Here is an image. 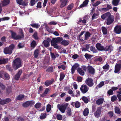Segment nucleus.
I'll return each instance as SVG.
<instances>
[{
    "mask_svg": "<svg viewBox=\"0 0 121 121\" xmlns=\"http://www.w3.org/2000/svg\"><path fill=\"white\" fill-rule=\"evenodd\" d=\"M74 5L73 4H72L69 5L67 7V9H65L62 10L60 14V15L64 19H68L69 18V16L70 13L68 10L71 9Z\"/></svg>",
    "mask_w": 121,
    "mask_h": 121,
    "instance_id": "1",
    "label": "nucleus"
},
{
    "mask_svg": "<svg viewBox=\"0 0 121 121\" xmlns=\"http://www.w3.org/2000/svg\"><path fill=\"white\" fill-rule=\"evenodd\" d=\"M62 40L63 38L61 37L53 38L52 40L51 41L52 46H53L56 48L59 49V46L57 43L60 42Z\"/></svg>",
    "mask_w": 121,
    "mask_h": 121,
    "instance_id": "2",
    "label": "nucleus"
},
{
    "mask_svg": "<svg viewBox=\"0 0 121 121\" xmlns=\"http://www.w3.org/2000/svg\"><path fill=\"white\" fill-rule=\"evenodd\" d=\"M13 67L17 69L21 66V60L18 58L16 59L13 61Z\"/></svg>",
    "mask_w": 121,
    "mask_h": 121,
    "instance_id": "3",
    "label": "nucleus"
},
{
    "mask_svg": "<svg viewBox=\"0 0 121 121\" xmlns=\"http://www.w3.org/2000/svg\"><path fill=\"white\" fill-rule=\"evenodd\" d=\"M68 105L69 104L67 103H65L61 105L58 104L57 107L61 112L64 113Z\"/></svg>",
    "mask_w": 121,
    "mask_h": 121,
    "instance_id": "4",
    "label": "nucleus"
},
{
    "mask_svg": "<svg viewBox=\"0 0 121 121\" xmlns=\"http://www.w3.org/2000/svg\"><path fill=\"white\" fill-rule=\"evenodd\" d=\"M14 47L13 44H12L9 47L5 48L4 50V52L5 54H11L12 52V51Z\"/></svg>",
    "mask_w": 121,
    "mask_h": 121,
    "instance_id": "5",
    "label": "nucleus"
},
{
    "mask_svg": "<svg viewBox=\"0 0 121 121\" xmlns=\"http://www.w3.org/2000/svg\"><path fill=\"white\" fill-rule=\"evenodd\" d=\"M12 37L14 39H17L23 38L24 37L23 34L22 33L21 36L16 35V34L14 32L11 31Z\"/></svg>",
    "mask_w": 121,
    "mask_h": 121,
    "instance_id": "6",
    "label": "nucleus"
},
{
    "mask_svg": "<svg viewBox=\"0 0 121 121\" xmlns=\"http://www.w3.org/2000/svg\"><path fill=\"white\" fill-rule=\"evenodd\" d=\"M93 81L92 79L88 78L86 79L85 82L87 85L90 87H91L94 85Z\"/></svg>",
    "mask_w": 121,
    "mask_h": 121,
    "instance_id": "7",
    "label": "nucleus"
},
{
    "mask_svg": "<svg viewBox=\"0 0 121 121\" xmlns=\"http://www.w3.org/2000/svg\"><path fill=\"white\" fill-rule=\"evenodd\" d=\"M80 90L83 93H85L87 92L88 90V88L86 85H82L80 88Z\"/></svg>",
    "mask_w": 121,
    "mask_h": 121,
    "instance_id": "8",
    "label": "nucleus"
},
{
    "mask_svg": "<svg viewBox=\"0 0 121 121\" xmlns=\"http://www.w3.org/2000/svg\"><path fill=\"white\" fill-rule=\"evenodd\" d=\"M34 104V102L33 101H28L23 104L22 106L25 107H27L30 105H32Z\"/></svg>",
    "mask_w": 121,
    "mask_h": 121,
    "instance_id": "9",
    "label": "nucleus"
},
{
    "mask_svg": "<svg viewBox=\"0 0 121 121\" xmlns=\"http://www.w3.org/2000/svg\"><path fill=\"white\" fill-rule=\"evenodd\" d=\"M114 17L111 15L107 19V25H109L111 24L114 21Z\"/></svg>",
    "mask_w": 121,
    "mask_h": 121,
    "instance_id": "10",
    "label": "nucleus"
},
{
    "mask_svg": "<svg viewBox=\"0 0 121 121\" xmlns=\"http://www.w3.org/2000/svg\"><path fill=\"white\" fill-rule=\"evenodd\" d=\"M87 68L89 72L90 73L92 74H94L95 72V69L92 66L88 65L87 67Z\"/></svg>",
    "mask_w": 121,
    "mask_h": 121,
    "instance_id": "11",
    "label": "nucleus"
},
{
    "mask_svg": "<svg viewBox=\"0 0 121 121\" xmlns=\"http://www.w3.org/2000/svg\"><path fill=\"white\" fill-rule=\"evenodd\" d=\"M115 31L117 34H120L121 32V26L117 25L114 28Z\"/></svg>",
    "mask_w": 121,
    "mask_h": 121,
    "instance_id": "12",
    "label": "nucleus"
},
{
    "mask_svg": "<svg viewBox=\"0 0 121 121\" xmlns=\"http://www.w3.org/2000/svg\"><path fill=\"white\" fill-rule=\"evenodd\" d=\"M11 101V99L9 98H7L5 100H1L0 99V103L2 104H4L8 103Z\"/></svg>",
    "mask_w": 121,
    "mask_h": 121,
    "instance_id": "13",
    "label": "nucleus"
},
{
    "mask_svg": "<svg viewBox=\"0 0 121 121\" xmlns=\"http://www.w3.org/2000/svg\"><path fill=\"white\" fill-rule=\"evenodd\" d=\"M101 113V109L99 108H98L96 111L95 112L94 115L95 117L98 118L100 116Z\"/></svg>",
    "mask_w": 121,
    "mask_h": 121,
    "instance_id": "14",
    "label": "nucleus"
},
{
    "mask_svg": "<svg viewBox=\"0 0 121 121\" xmlns=\"http://www.w3.org/2000/svg\"><path fill=\"white\" fill-rule=\"evenodd\" d=\"M96 47L97 49L99 51L104 50L105 48L99 43H97L96 45Z\"/></svg>",
    "mask_w": 121,
    "mask_h": 121,
    "instance_id": "15",
    "label": "nucleus"
},
{
    "mask_svg": "<svg viewBox=\"0 0 121 121\" xmlns=\"http://www.w3.org/2000/svg\"><path fill=\"white\" fill-rule=\"evenodd\" d=\"M111 15V14L110 13L108 12L103 14L101 16L102 18L103 19H104L106 18H108Z\"/></svg>",
    "mask_w": 121,
    "mask_h": 121,
    "instance_id": "16",
    "label": "nucleus"
},
{
    "mask_svg": "<svg viewBox=\"0 0 121 121\" xmlns=\"http://www.w3.org/2000/svg\"><path fill=\"white\" fill-rule=\"evenodd\" d=\"M51 41V39L49 38L47 39V40H44L43 42V43L44 46L46 47L49 46V43Z\"/></svg>",
    "mask_w": 121,
    "mask_h": 121,
    "instance_id": "17",
    "label": "nucleus"
},
{
    "mask_svg": "<svg viewBox=\"0 0 121 121\" xmlns=\"http://www.w3.org/2000/svg\"><path fill=\"white\" fill-rule=\"evenodd\" d=\"M68 0H60V7H63L66 5Z\"/></svg>",
    "mask_w": 121,
    "mask_h": 121,
    "instance_id": "18",
    "label": "nucleus"
},
{
    "mask_svg": "<svg viewBox=\"0 0 121 121\" xmlns=\"http://www.w3.org/2000/svg\"><path fill=\"white\" fill-rule=\"evenodd\" d=\"M80 103L78 101H76L75 103L73 102L71 103V105L73 106H74L76 108H78L80 106Z\"/></svg>",
    "mask_w": 121,
    "mask_h": 121,
    "instance_id": "19",
    "label": "nucleus"
},
{
    "mask_svg": "<svg viewBox=\"0 0 121 121\" xmlns=\"http://www.w3.org/2000/svg\"><path fill=\"white\" fill-rule=\"evenodd\" d=\"M121 64H118L116 65L115 66V72L117 73L120 70L121 68Z\"/></svg>",
    "mask_w": 121,
    "mask_h": 121,
    "instance_id": "20",
    "label": "nucleus"
},
{
    "mask_svg": "<svg viewBox=\"0 0 121 121\" xmlns=\"http://www.w3.org/2000/svg\"><path fill=\"white\" fill-rule=\"evenodd\" d=\"M104 101V99L103 98H100L96 101V103L98 105H100L103 103Z\"/></svg>",
    "mask_w": 121,
    "mask_h": 121,
    "instance_id": "21",
    "label": "nucleus"
},
{
    "mask_svg": "<svg viewBox=\"0 0 121 121\" xmlns=\"http://www.w3.org/2000/svg\"><path fill=\"white\" fill-rule=\"evenodd\" d=\"M22 73L21 70H19L17 73L15 75L14 79L16 80H18L20 76Z\"/></svg>",
    "mask_w": 121,
    "mask_h": 121,
    "instance_id": "22",
    "label": "nucleus"
},
{
    "mask_svg": "<svg viewBox=\"0 0 121 121\" xmlns=\"http://www.w3.org/2000/svg\"><path fill=\"white\" fill-rule=\"evenodd\" d=\"M10 0H4L2 2L3 6H5L8 5L10 3Z\"/></svg>",
    "mask_w": 121,
    "mask_h": 121,
    "instance_id": "23",
    "label": "nucleus"
},
{
    "mask_svg": "<svg viewBox=\"0 0 121 121\" xmlns=\"http://www.w3.org/2000/svg\"><path fill=\"white\" fill-rule=\"evenodd\" d=\"M89 1L88 0H85L83 3L81 4L79 7L82 8L86 6L88 3Z\"/></svg>",
    "mask_w": 121,
    "mask_h": 121,
    "instance_id": "24",
    "label": "nucleus"
},
{
    "mask_svg": "<svg viewBox=\"0 0 121 121\" xmlns=\"http://www.w3.org/2000/svg\"><path fill=\"white\" fill-rule=\"evenodd\" d=\"M77 71L79 74L82 76L84 75L85 73L82 70L81 68H79L77 69Z\"/></svg>",
    "mask_w": 121,
    "mask_h": 121,
    "instance_id": "25",
    "label": "nucleus"
},
{
    "mask_svg": "<svg viewBox=\"0 0 121 121\" xmlns=\"http://www.w3.org/2000/svg\"><path fill=\"white\" fill-rule=\"evenodd\" d=\"M67 115L68 116H70L71 115L72 112L71 109L69 108H67L66 110Z\"/></svg>",
    "mask_w": 121,
    "mask_h": 121,
    "instance_id": "26",
    "label": "nucleus"
},
{
    "mask_svg": "<svg viewBox=\"0 0 121 121\" xmlns=\"http://www.w3.org/2000/svg\"><path fill=\"white\" fill-rule=\"evenodd\" d=\"M8 60L7 58L0 59V65L7 62Z\"/></svg>",
    "mask_w": 121,
    "mask_h": 121,
    "instance_id": "27",
    "label": "nucleus"
},
{
    "mask_svg": "<svg viewBox=\"0 0 121 121\" xmlns=\"http://www.w3.org/2000/svg\"><path fill=\"white\" fill-rule=\"evenodd\" d=\"M89 111L87 108L85 109L84 111L83 114L85 116H87L89 113Z\"/></svg>",
    "mask_w": 121,
    "mask_h": 121,
    "instance_id": "28",
    "label": "nucleus"
},
{
    "mask_svg": "<svg viewBox=\"0 0 121 121\" xmlns=\"http://www.w3.org/2000/svg\"><path fill=\"white\" fill-rule=\"evenodd\" d=\"M61 43L64 46H67L69 44V42L68 41L65 40H64L62 41Z\"/></svg>",
    "mask_w": 121,
    "mask_h": 121,
    "instance_id": "29",
    "label": "nucleus"
},
{
    "mask_svg": "<svg viewBox=\"0 0 121 121\" xmlns=\"http://www.w3.org/2000/svg\"><path fill=\"white\" fill-rule=\"evenodd\" d=\"M50 54L52 58L54 59H55L56 57L59 56V55L57 54H55L52 52H51Z\"/></svg>",
    "mask_w": 121,
    "mask_h": 121,
    "instance_id": "30",
    "label": "nucleus"
},
{
    "mask_svg": "<svg viewBox=\"0 0 121 121\" xmlns=\"http://www.w3.org/2000/svg\"><path fill=\"white\" fill-rule=\"evenodd\" d=\"M91 35V33L88 32H86L85 35V39H87L89 38Z\"/></svg>",
    "mask_w": 121,
    "mask_h": 121,
    "instance_id": "31",
    "label": "nucleus"
},
{
    "mask_svg": "<svg viewBox=\"0 0 121 121\" xmlns=\"http://www.w3.org/2000/svg\"><path fill=\"white\" fill-rule=\"evenodd\" d=\"M102 31L104 35H106L107 33V30L106 28L104 27H102Z\"/></svg>",
    "mask_w": 121,
    "mask_h": 121,
    "instance_id": "32",
    "label": "nucleus"
},
{
    "mask_svg": "<svg viewBox=\"0 0 121 121\" xmlns=\"http://www.w3.org/2000/svg\"><path fill=\"white\" fill-rule=\"evenodd\" d=\"M113 47L112 46H107L105 48V51H107L108 50H110L111 51L113 50Z\"/></svg>",
    "mask_w": 121,
    "mask_h": 121,
    "instance_id": "33",
    "label": "nucleus"
},
{
    "mask_svg": "<svg viewBox=\"0 0 121 121\" xmlns=\"http://www.w3.org/2000/svg\"><path fill=\"white\" fill-rule=\"evenodd\" d=\"M24 95H18L16 98L17 100H19L22 99L24 97Z\"/></svg>",
    "mask_w": 121,
    "mask_h": 121,
    "instance_id": "34",
    "label": "nucleus"
},
{
    "mask_svg": "<svg viewBox=\"0 0 121 121\" xmlns=\"http://www.w3.org/2000/svg\"><path fill=\"white\" fill-rule=\"evenodd\" d=\"M82 99L83 101L85 103H87L88 102V100L87 97L83 96Z\"/></svg>",
    "mask_w": 121,
    "mask_h": 121,
    "instance_id": "35",
    "label": "nucleus"
},
{
    "mask_svg": "<svg viewBox=\"0 0 121 121\" xmlns=\"http://www.w3.org/2000/svg\"><path fill=\"white\" fill-rule=\"evenodd\" d=\"M53 81H48L45 82V85L47 86H48L52 83Z\"/></svg>",
    "mask_w": 121,
    "mask_h": 121,
    "instance_id": "36",
    "label": "nucleus"
},
{
    "mask_svg": "<svg viewBox=\"0 0 121 121\" xmlns=\"http://www.w3.org/2000/svg\"><path fill=\"white\" fill-rule=\"evenodd\" d=\"M119 0H113L112 4L115 6L117 5L118 4Z\"/></svg>",
    "mask_w": 121,
    "mask_h": 121,
    "instance_id": "37",
    "label": "nucleus"
},
{
    "mask_svg": "<svg viewBox=\"0 0 121 121\" xmlns=\"http://www.w3.org/2000/svg\"><path fill=\"white\" fill-rule=\"evenodd\" d=\"M31 26L33 27L38 28L40 26V25L38 24L35 23L33 24H31Z\"/></svg>",
    "mask_w": 121,
    "mask_h": 121,
    "instance_id": "38",
    "label": "nucleus"
},
{
    "mask_svg": "<svg viewBox=\"0 0 121 121\" xmlns=\"http://www.w3.org/2000/svg\"><path fill=\"white\" fill-rule=\"evenodd\" d=\"M115 111L116 113L117 114H120L121 112L120 109L117 107H116L115 108Z\"/></svg>",
    "mask_w": 121,
    "mask_h": 121,
    "instance_id": "39",
    "label": "nucleus"
},
{
    "mask_svg": "<svg viewBox=\"0 0 121 121\" xmlns=\"http://www.w3.org/2000/svg\"><path fill=\"white\" fill-rule=\"evenodd\" d=\"M39 50L37 49L34 52V55L35 57V58H37L38 55L39 54Z\"/></svg>",
    "mask_w": 121,
    "mask_h": 121,
    "instance_id": "40",
    "label": "nucleus"
},
{
    "mask_svg": "<svg viewBox=\"0 0 121 121\" xmlns=\"http://www.w3.org/2000/svg\"><path fill=\"white\" fill-rule=\"evenodd\" d=\"M65 77V75L63 73H60V81L62 80Z\"/></svg>",
    "mask_w": 121,
    "mask_h": 121,
    "instance_id": "41",
    "label": "nucleus"
},
{
    "mask_svg": "<svg viewBox=\"0 0 121 121\" xmlns=\"http://www.w3.org/2000/svg\"><path fill=\"white\" fill-rule=\"evenodd\" d=\"M9 19V18L8 17H5L1 18H0V22L2 21H4L8 20Z\"/></svg>",
    "mask_w": 121,
    "mask_h": 121,
    "instance_id": "42",
    "label": "nucleus"
},
{
    "mask_svg": "<svg viewBox=\"0 0 121 121\" xmlns=\"http://www.w3.org/2000/svg\"><path fill=\"white\" fill-rule=\"evenodd\" d=\"M90 50L93 52L94 53L96 52V50L95 47L94 46H91L90 48Z\"/></svg>",
    "mask_w": 121,
    "mask_h": 121,
    "instance_id": "43",
    "label": "nucleus"
},
{
    "mask_svg": "<svg viewBox=\"0 0 121 121\" xmlns=\"http://www.w3.org/2000/svg\"><path fill=\"white\" fill-rule=\"evenodd\" d=\"M4 77L3 79L6 80H8L9 78V77L8 74L6 73H5L4 74Z\"/></svg>",
    "mask_w": 121,
    "mask_h": 121,
    "instance_id": "44",
    "label": "nucleus"
},
{
    "mask_svg": "<svg viewBox=\"0 0 121 121\" xmlns=\"http://www.w3.org/2000/svg\"><path fill=\"white\" fill-rule=\"evenodd\" d=\"M51 105L50 104H48L47 107V112H49L51 109Z\"/></svg>",
    "mask_w": 121,
    "mask_h": 121,
    "instance_id": "45",
    "label": "nucleus"
},
{
    "mask_svg": "<svg viewBox=\"0 0 121 121\" xmlns=\"http://www.w3.org/2000/svg\"><path fill=\"white\" fill-rule=\"evenodd\" d=\"M25 2H22V4L20 5H22L23 6H25L28 3V0H24Z\"/></svg>",
    "mask_w": 121,
    "mask_h": 121,
    "instance_id": "46",
    "label": "nucleus"
},
{
    "mask_svg": "<svg viewBox=\"0 0 121 121\" xmlns=\"http://www.w3.org/2000/svg\"><path fill=\"white\" fill-rule=\"evenodd\" d=\"M31 47L33 48L36 46V42L35 41H33L31 44Z\"/></svg>",
    "mask_w": 121,
    "mask_h": 121,
    "instance_id": "47",
    "label": "nucleus"
},
{
    "mask_svg": "<svg viewBox=\"0 0 121 121\" xmlns=\"http://www.w3.org/2000/svg\"><path fill=\"white\" fill-rule=\"evenodd\" d=\"M104 84V81L101 82L98 86V87L99 88H100L102 87Z\"/></svg>",
    "mask_w": 121,
    "mask_h": 121,
    "instance_id": "48",
    "label": "nucleus"
},
{
    "mask_svg": "<svg viewBox=\"0 0 121 121\" xmlns=\"http://www.w3.org/2000/svg\"><path fill=\"white\" fill-rule=\"evenodd\" d=\"M46 116V113H42L40 116V118L41 119H44L45 118Z\"/></svg>",
    "mask_w": 121,
    "mask_h": 121,
    "instance_id": "49",
    "label": "nucleus"
},
{
    "mask_svg": "<svg viewBox=\"0 0 121 121\" xmlns=\"http://www.w3.org/2000/svg\"><path fill=\"white\" fill-rule=\"evenodd\" d=\"M68 93L70 95H72L71 96L73 97L75 96V95L73 94V91L71 90H69L68 91Z\"/></svg>",
    "mask_w": 121,
    "mask_h": 121,
    "instance_id": "50",
    "label": "nucleus"
},
{
    "mask_svg": "<svg viewBox=\"0 0 121 121\" xmlns=\"http://www.w3.org/2000/svg\"><path fill=\"white\" fill-rule=\"evenodd\" d=\"M103 68L104 69H108L109 68V65L106 64L105 65L103 66Z\"/></svg>",
    "mask_w": 121,
    "mask_h": 121,
    "instance_id": "51",
    "label": "nucleus"
},
{
    "mask_svg": "<svg viewBox=\"0 0 121 121\" xmlns=\"http://www.w3.org/2000/svg\"><path fill=\"white\" fill-rule=\"evenodd\" d=\"M41 104L40 103H36L35 105V107L37 108H39L41 106Z\"/></svg>",
    "mask_w": 121,
    "mask_h": 121,
    "instance_id": "52",
    "label": "nucleus"
},
{
    "mask_svg": "<svg viewBox=\"0 0 121 121\" xmlns=\"http://www.w3.org/2000/svg\"><path fill=\"white\" fill-rule=\"evenodd\" d=\"M16 120H15V121H22L23 120V119L20 117L16 118Z\"/></svg>",
    "mask_w": 121,
    "mask_h": 121,
    "instance_id": "53",
    "label": "nucleus"
},
{
    "mask_svg": "<svg viewBox=\"0 0 121 121\" xmlns=\"http://www.w3.org/2000/svg\"><path fill=\"white\" fill-rule=\"evenodd\" d=\"M114 56H110V62L112 63L114 61H115L114 59Z\"/></svg>",
    "mask_w": 121,
    "mask_h": 121,
    "instance_id": "54",
    "label": "nucleus"
},
{
    "mask_svg": "<svg viewBox=\"0 0 121 121\" xmlns=\"http://www.w3.org/2000/svg\"><path fill=\"white\" fill-rule=\"evenodd\" d=\"M57 119L59 120H61L62 118V116L60 115H58L57 116Z\"/></svg>",
    "mask_w": 121,
    "mask_h": 121,
    "instance_id": "55",
    "label": "nucleus"
},
{
    "mask_svg": "<svg viewBox=\"0 0 121 121\" xmlns=\"http://www.w3.org/2000/svg\"><path fill=\"white\" fill-rule=\"evenodd\" d=\"M33 36L34 38L35 39H37L38 38V37L37 36V33L36 32H35L34 34L33 35Z\"/></svg>",
    "mask_w": 121,
    "mask_h": 121,
    "instance_id": "56",
    "label": "nucleus"
},
{
    "mask_svg": "<svg viewBox=\"0 0 121 121\" xmlns=\"http://www.w3.org/2000/svg\"><path fill=\"white\" fill-rule=\"evenodd\" d=\"M98 15L96 13H94L92 17V19H95L97 17Z\"/></svg>",
    "mask_w": 121,
    "mask_h": 121,
    "instance_id": "57",
    "label": "nucleus"
},
{
    "mask_svg": "<svg viewBox=\"0 0 121 121\" xmlns=\"http://www.w3.org/2000/svg\"><path fill=\"white\" fill-rule=\"evenodd\" d=\"M117 99V97L116 96H113L111 98V100L113 102L115 101Z\"/></svg>",
    "mask_w": 121,
    "mask_h": 121,
    "instance_id": "58",
    "label": "nucleus"
},
{
    "mask_svg": "<svg viewBox=\"0 0 121 121\" xmlns=\"http://www.w3.org/2000/svg\"><path fill=\"white\" fill-rule=\"evenodd\" d=\"M0 87L2 90L4 89L5 88V86L2 83L0 82Z\"/></svg>",
    "mask_w": 121,
    "mask_h": 121,
    "instance_id": "59",
    "label": "nucleus"
},
{
    "mask_svg": "<svg viewBox=\"0 0 121 121\" xmlns=\"http://www.w3.org/2000/svg\"><path fill=\"white\" fill-rule=\"evenodd\" d=\"M107 93L109 95H112L113 93L112 90H110L108 91Z\"/></svg>",
    "mask_w": 121,
    "mask_h": 121,
    "instance_id": "60",
    "label": "nucleus"
},
{
    "mask_svg": "<svg viewBox=\"0 0 121 121\" xmlns=\"http://www.w3.org/2000/svg\"><path fill=\"white\" fill-rule=\"evenodd\" d=\"M18 46L19 48H21L24 47V44L23 43H20L18 44Z\"/></svg>",
    "mask_w": 121,
    "mask_h": 121,
    "instance_id": "61",
    "label": "nucleus"
},
{
    "mask_svg": "<svg viewBox=\"0 0 121 121\" xmlns=\"http://www.w3.org/2000/svg\"><path fill=\"white\" fill-rule=\"evenodd\" d=\"M58 68L59 69L62 68V69L65 70V67L64 65H62L60 66H58Z\"/></svg>",
    "mask_w": 121,
    "mask_h": 121,
    "instance_id": "62",
    "label": "nucleus"
},
{
    "mask_svg": "<svg viewBox=\"0 0 121 121\" xmlns=\"http://www.w3.org/2000/svg\"><path fill=\"white\" fill-rule=\"evenodd\" d=\"M108 114L109 116V117H112L113 116V112L112 111H110L108 112Z\"/></svg>",
    "mask_w": 121,
    "mask_h": 121,
    "instance_id": "63",
    "label": "nucleus"
},
{
    "mask_svg": "<svg viewBox=\"0 0 121 121\" xmlns=\"http://www.w3.org/2000/svg\"><path fill=\"white\" fill-rule=\"evenodd\" d=\"M73 66V67H74L76 69H77L79 66V65L78 63H75Z\"/></svg>",
    "mask_w": 121,
    "mask_h": 121,
    "instance_id": "64",
    "label": "nucleus"
}]
</instances>
